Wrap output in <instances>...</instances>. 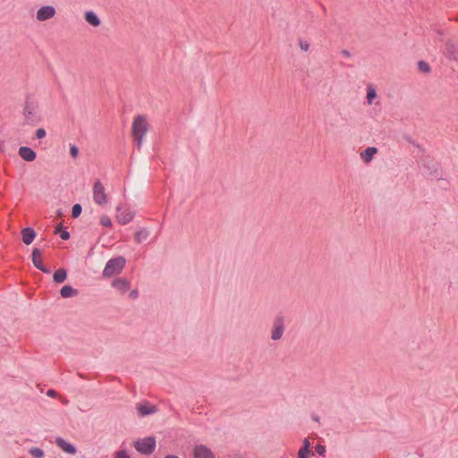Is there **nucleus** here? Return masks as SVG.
Returning <instances> with one entry per match:
<instances>
[{
	"label": "nucleus",
	"instance_id": "obj_1",
	"mask_svg": "<svg viewBox=\"0 0 458 458\" xmlns=\"http://www.w3.org/2000/svg\"><path fill=\"white\" fill-rule=\"evenodd\" d=\"M24 123L28 125H37L42 121L39 110V105L37 100L28 96L23 106Z\"/></svg>",
	"mask_w": 458,
	"mask_h": 458
},
{
	"label": "nucleus",
	"instance_id": "obj_29",
	"mask_svg": "<svg viewBox=\"0 0 458 458\" xmlns=\"http://www.w3.org/2000/svg\"><path fill=\"white\" fill-rule=\"evenodd\" d=\"M315 451L318 455L324 456L326 454V446L322 445H317L315 447Z\"/></svg>",
	"mask_w": 458,
	"mask_h": 458
},
{
	"label": "nucleus",
	"instance_id": "obj_18",
	"mask_svg": "<svg viewBox=\"0 0 458 458\" xmlns=\"http://www.w3.org/2000/svg\"><path fill=\"white\" fill-rule=\"evenodd\" d=\"M377 152V148L375 147H368L365 150L360 153V157L365 163H369L374 155Z\"/></svg>",
	"mask_w": 458,
	"mask_h": 458
},
{
	"label": "nucleus",
	"instance_id": "obj_19",
	"mask_svg": "<svg viewBox=\"0 0 458 458\" xmlns=\"http://www.w3.org/2000/svg\"><path fill=\"white\" fill-rule=\"evenodd\" d=\"M85 20L86 21L92 25L93 27H98L100 25V20L99 18L98 17V15L92 12V11H88L86 12L85 13Z\"/></svg>",
	"mask_w": 458,
	"mask_h": 458
},
{
	"label": "nucleus",
	"instance_id": "obj_3",
	"mask_svg": "<svg viewBox=\"0 0 458 458\" xmlns=\"http://www.w3.org/2000/svg\"><path fill=\"white\" fill-rule=\"evenodd\" d=\"M125 264L126 259L123 256L109 259L103 270V276L109 278L114 275L120 274L125 267Z\"/></svg>",
	"mask_w": 458,
	"mask_h": 458
},
{
	"label": "nucleus",
	"instance_id": "obj_13",
	"mask_svg": "<svg viewBox=\"0 0 458 458\" xmlns=\"http://www.w3.org/2000/svg\"><path fill=\"white\" fill-rule=\"evenodd\" d=\"M193 454L194 458H215L212 451L203 445H196Z\"/></svg>",
	"mask_w": 458,
	"mask_h": 458
},
{
	"label": "nucleus",
	"instance_id": "obj_10",
	"mask_svg": "<svg viewBox=\"0 0 458 458\" xmlns=\"http://www.w3.org/2000/svg\"><path fill=\"white\" fill-rule=\"evenodd\" d=\"M130 281L124 277H117L112 282V287L120 294H124L130 289Z\"/></svg>",
	"mask_w": 458,
	"mask_h": 458
},
{
	"label": "nucleus",
	"instance_id": "obj_31",
	"mask_svg": "<svg viewBox=\"0 0 458 458\" xmlns=\"http://www.w3.org/2000/svg\"><path fill=\"white\" fill-rule=\"evenodd\" d=\"M70 154L73 158H76L79 155V148L75 145L70 147Z\"/></svg>",
	"mask_w": 458,
	"mask_h": 458
},
{
	"label": "nucleus",
	"instance_id": "obj_28",
	"mask_svg": "<svg viewBox=\"0 0 458 458\" xmlns=\"http://www.w3.org/2000/svg\"><path fill=\"white\" fill-rule=\"evenodd\" d=\"M100 224L103 226L109 227L112 225L111 218L108 216L104 215L100 217Z\"/></svg>",
	"mask_w": 458,
	"mask_h": 458
},
{
	"label": "nucleus",
	"instance_id": "obj_15",
	"mask_svg": "<svg viewBox=\"0 0 458 458\" xmlns=\"http://www.w3.org/2000/svg\"><path fill=\"white\" fill-rule=\"evenodd\" d=\"M55 444L58 447H60L64 452L69 454H75L77 450L75 446L67 441H65L64 438L58 437L55 438Z\"/></svg>",
	"mask_w": 458,
	"mask_h": 458
},
{
	"label": "nucleus",
	"instance_id": "obj_7",
	"mask_svg": "<svg viewBox=\"0 0 458 458\" xmlns=\"http://www.w3.org/2000/svg\"><path fill=\"white\" fill-rule=\"evenodd\" d=\"M134 217V213L122 206L116 208V219L121 225H127Z\"/></svg>",
	"mask_w": 458,
	"mask_h": 458
},
{
	"label": "nucleus",
	"instance_id": "obj_22",
	"mask_svg": "<svg viewBox=\"0 0 458 458\" xmlns=\"http://www.w3.org/2000/svg\"><path fill=\"white\" fill-rule=\"evenodd\" d=\"M149 236V231L147 228H140L134 234V239L138 243L147 240Z\"/></svg>",
	"mask_w": 458,
	"mask_h": 458
},
{
	"label": "nucleus",
	"instance_id": "obj_17",
	"mask_svg": "<svg viewBox=\"0 0 458 458\" xmlns=\"http://www.w3.org/2000/svg\"><path fill=\"white\" fill-rule=\"evenodd\" d=\"M21 233L22 242L26 245H30L34 241V239L36 237V232L31 227L23 228L21 230Z\"/></svg>",
	"mask_w": 458,
	"mask_h": 458
},
{
	"label": "nucleus",
	"instance_id": "obj_24",
	"mask_svg": "<svg viewBox=\"0 0 458 458\" xmlns=\"http://www.w3.org/2000/svg\"><path fill=\"white\" fill-rule=\"evenodd\" d=\"M29 454L32 458H44L45 456L44 451L38 447H30L29 449Z\"/></svg>",
	"mask_w": 458,
	"mask_h": 458
},
{
	"label": "nucleus",
	"instance_id": "obj_9",
	"mask_svg": "<svg viewBox=\"0 0 458 458\" xmlns=\"http://www.w3.org/2000/svg\"><path fill=\"white\" fill-rule=\"evenodd\" d=\"M423 167L427 170L428 174L437 179L441 178L439 165L435 163L432 159L427 157L423 161Z\"/></svg>",
	"mask_w": 458,
	"mask_h": 458
},
{
	"label": "nucleus",
	"instance_id": "obj_5",
	"mask_svg": "<svg viewBox=\"0 0 458 458\" xmlns=\"http://www.w3.org/2000/svg\"><path fill=\"white\" fill-rule=\"evenodd\" d=\"M285 331V319L284 315L277 314L272 323V329H271V339L273 341H278L280 340L284 333Z\"/></svg>",
	"mask_w": 458,
	"mask_h": 458
},
{
	"label": "nucleus",
	"instance_id": "obj_6",
	"mask_svg": "<svg viewBox=\"0 0 458 458\" xmlns=\"http://www.w3.org/2000/svg\"><path fill=\"white\" fill-rule=\"evenodd\" d=\"M93 199L98 205H104L107 202V197L105 192L104 185L98 180L94 183Z\"/></svg>",
	"mask_w": 458,
	"mask_h": 458
},
{
	"label": "nucleus",
	"instance_id": "obj_35",
	"mask_svg": "<svg viewBox=\"0 0 458 458\" xmlns=\"http://www.w3.org/2000/svg\"><path fill=\"white\" fill-rule=\"evenodd\" d=\"M138 296H139V293H138V291L136 289L131 291L130 293H129V297L131 300L137 299Z\"/></svg>",
	"mask_w": 458,
	"mask_h": 458
},
{
	"label": "nucleus",
	"instance_id": "obj_2",
	"mask_svg": "<svg viewBox=\"0 0 458 458\" xmlns=\"http://www.w3.org/2000/svg\"><path fill=\"white\" fill-rule=\"evenodd\" d=\"M148 129L147 119L144 115H137L132 123L131 133L132 137L136 140L138 149H140L143 138L146 135Z\"/></svg>",
	"mask_w": 458,
	"mask_h": 458
},
{
	"label": "nucleus",
	"instance_id": "obj_25",
	"mask_svg": "<svg viewBox=\"0 0 458 458\" xmlns=\"http://www.w3.org/2000/svg\"><path fill=\"white\" fill-rule=\"evenodd\" d=\"M377 97L376 89L372 86H369L367 89V100L368 103L370 105L372 104L374 98Z\"/></svg>",
	"mask_w": 458,
	"mask_h": 458
},
{
	"label": "nucleus",
	"instance_id": "obj_34",
	"mask_svg": "<svg viewBox=\"0 0 458 458\" xmlns=\"http://www.w3.org/2000/svg\"><path fill=\"white\" fill-rule=\"evenodd\" d=\"M60 237L63 240H68L70 238V233L67 230H62L60 233Z\"/></svg>",
	"mask_w": 458,
	"mask_h": 458
},
{
	"label": "nucleus",
	"instance_id": "obj_26",
	"mask_svg": "<svg viewBox=\"0 0 458 458\" xmlns=\"http://www.w3.org/2000/svg\"><path fill=\"white\" fill-rule=\"evenodd\" d=\"M418 69L423 73H428L430 72V66L425 61H419Z\"/></svg>",
	"mask_w": 458,
	"mask_h": 458
},
{
	"label": "nucleus",
	"instance_id": "obj_12",
	"mask_svg": "<svg viewBox=\"0 0 458 458\" xmlns=\"http://www.w3.org/2000/svg\"><path fill=\"white\" fill-rule=\"evenodd\" d=\"M31 258H32V263L35 266V267H37L38 269H39L40 271H42L46 274L50 273V270L48 268H47L42 262L41 251L39 250V249H38V248L33 249Z\"/></svg>",
	"mask_w": 458,
	"mask_h": 458
},
{
	"label": "nucleus",
	"instance_id": "obj_8",
	"mask_svg": "<svg viewBox=\"0 0 458 458\" xmlns=\"http://www.w3.org/2000/svg\"><path fill=\"white\" fill-rule=\"evenodd\" d=\"M56 13L55 8L52 5H45L39 8L36 14V19L38 21H46L53 18Z\"/></svg>",
	"mask_w": 458,
	"mask_h": 458
},
{
	"label": "nucleus",
	"instance_id": "obj_14",
	"mask_svg": "<svg viewBox=\"0 0 458 458\" xmlns=\"http://www.w3.org/2000/svg\"><path fill=\"white\" fill-rule=\"evenodd\" d=\"M19 156L27 162H32L36 159V152L30 147H20L18 150Z\"/></svg>",
	"mask_w": 458,
	"mask_h": 458
},
{
	"label": "nucleus",
	"instance_id": "obj_30",
	"mask_svg": "<svg viewBox=\"0 0 458 458\" xmlns=\"http://www.w3.org/2000/svg\"><path fill=\"white\" fill-rule=\"evenodd\" d=\"M35 135H36L37 139L41 140L46 137L47 132H46L45 129L39 128L36 131Z\"/></svg>",
	"mask_w": 458,
	"mask_h": 458
},
{
	"label": "nucleus",
	"instance_id": "obj_20",
	"mask_svg": "<svg viewBox=\"0 0 458 458\" xmlns=\"http://www.w3.org/2000/svg\"><path fill=\"white\" fill-rule=\"evenodd\" d=\"M310 442L309 441L308 438H305L303 440V444H302V446L301 447V449L299 450L298 452V457L299 458H309V454H310Z\"/></svg>",
	"mask_w": 458,
	"mask_h": 458
},
{
	"label": "nucleus",
	"instance_id": "obj_32",
	"mask_svg": "<svg viewBox=\"0 0 458 458\" xmlns=\"http://www.w3.org/2000/svg\"><path fill=\"white\" fill-rule=\"evenodd\" d=\"M300 47L302 51H308L310 48V44L307 41L300 40L299 41Z\"/></svg>",
	"mask_w": 458,
	"mask_h": 458
},
{
	"label": "nucleus",
	"instance_id": "obj_38",
	"mask_svg": "<svg viewBox=\"0 0 458 458\" xmlns=\"http://www.w3.org/2000/svg\"><path fill=\"white\" fill-rule=\"evenodd\" d=\"M62 231V225H58L55 230V233H61Z\"/></svg>",
	"mask_w": 458,
	"mask_h": 458
},
{
	"label": "nucleus",
	"instance_id": "obj_11",
	"mask_svg": "<svg viewBox=\"0 0 458 458\" xmlns=\"http://www.w3.org/2000/svg\"><path fill=\"white\" fill-rule=\"evenodd\" d=\"M136 410L140 417L154 414L157 411L155 405H150L148 402L137 403Z\"/></svg>",
	"mask_w": 458,
	"mask_h": 458
},
{
	"label": "nucleus",
	"instance_id": "obj_33",
	"mask_svg": "<svg viewBox=\"0 0 458 458\" xmlns=\"http://www.w3.org/2000/svg\"><path fill=\"white\" fill-rule=\"evenodd\" d=\"M114 458H130V456L124 450H120L115 454Z\"/></svg>",
	"mask_w": 458,
	"mask_h": 458
},
{
	"label": "nucleus",
	"instance_id": "obj_16",
	"mask_svg": "<svg viewBox=\"0 0 458 458\" xmlns=\"http://www.w3.org/2000/svg\"><path fill=\"white\" fill-rule=\"evenodd\" d=\"M444 53L445 56L449 59L456 60L458 58V47L452 41H447L445 43Z\"/></svg>",
	"mask_w": 458,
	"mask_h": 458
},
{
	"label": "nucleus",
	"instance_id": "obj_36",
	"mask_svg": "<svg viewBox=\"0 0 458 458\" xmlns=\"http://www.w3.org/2000/svg\"><path fill=\"white\" fill-rule=\"evenodd\" d=\"M47 394L50 397H55L57 393L54 389H49L47 390Z\"/></svg>",
	"mask_w": 458,
	"mask_h": 458
},
{
	"label": "nucleus",
	"instance_id": "obj_40",
	"mask_svg": "<svg viewBox=\"0 0 458 458\" xmlns=\"http://www.w3.org/2000/svg\"><path fill=\"white\" fill-rule=\"evenodd\" d=\"M79 377L84 378V376L82 374H79Z\"/></svg>",
	"mask_w": 458,
	"mask_h": 458
},
{
	"label": "nucleus",
	"instance_id": "obj_23",
	"mask_svg": "<svg viewBox=\"0 0 458 458\" xmlns=\"http://www.w3.org/2000/svg\"><path fill=\"white\" fill-rule=\"evenodd\" d=\"M67 277V272L64 268H58L55 270L53 276V279L56 284H61L64 282Z\"/></svg>",
	"mask_w": 458,
	"mask_h": 458
},
{
	"label": "nucleus",
	"instance_id": "obj_39",
	"mask_svg": "<svg viewBox=\"0 0 458 458\" xmlns=\"http://www.w3.org/2000/svg\"><path fill=\"white\" fill-rule=\"evenodd\" d=\"M164 458H179V457L176 455H174V454H167Z\"/></svg>",
	"mask_w": 458,
	"mask_h": 458
},
{
	"label": "nucleus",
	"instance_id": "obj_21",
	"mask_svg": "<svg viewBox=\"0 0 458 458\" xmlns=\"http://www.w3.org/2000/svg\"><path fill=\"white\" fill-rule=\"evenodd\" d=\"M60 294L63 298H70L76 296L78 294V291L71 285H64L62 287Z\"/></svg>",
	"mask_w": 458,
	"mask_h": 458
},
{
	"label": "nucleus",
	"instance_id": "obj_37",
	"mask_svg": "<svg viewBox=\"0 0 458 458\" xmlns=\"http://www.w3.org/2000/svg\"><path fill=\"white\" fill-rule=\"evenodd\" d=\"M342 55L346 56V57H349L350 56V52L348 50H343L342 51Z\"/></svg>",
	"mask_w": 458,
	"mask_h": 458
},
{
	"label": "nucleus",
	"instance_id": "obj_27",
	"mask_svg": "<svg viewBox=\"0 0 458 458\" xmlns=\"http://www.w3.org/2000/svg\"><path fill=\"white\" fill-rule=\"evenodd\" d=\"M82 208L80 204H75L72 208V216L73 217H78L81 214Z\"/></svg>",
	"mask_w": 458,
	"mask_h": 458
},
{
	"label": "nucleus",
	"instance_id": "obj_4",
	"mask_svg": "<svg viewBox=\"0 0 458 458\" xmlns=\"http://www.w3.org/2000/svg\"><path fill=\"white\" fill-rule=\"evenodd\" d=\"M156 444L157 442L154 437H148L135 441L134 447L140 454L149 455L154 452Z\"/></svg>",
	"mask_w": 458,
	"mask_h": 458
}]
</instances>
